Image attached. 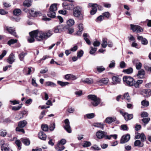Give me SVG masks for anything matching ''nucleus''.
I'll return each mask as SVG.
<instances>
[{
    "mask_svg": "<svg viewBox=\"0 0 151 151\" xmlns=\"http://www.w3.org/2000/svg\"><path fill=\"white\" fill-rule=\"evenodd\" d=\"M63 6L69 7V9H81L82 7L79 6H75L73 4H71L69 5H67L66 2H65L62 4Z\"/></svg>",
    "mask_w": 151,
    "mask_h": 151,
    "instance_id": "423d86ee",
    "label": "nucleus"
},
{
    "mask_svg": "<svg viewBox=\"0 0 151 151\" xmlns=\"http://www.w3.org/2000/svg\"><path fill=\"white\" fill-rule=\"evenodd\" d=\"M59 4H53L50 6L49 9H57L58 8V6Z\"/></svg>",
    "mask_w": 151,
    "mask_h": 151,
    "instance_id": "c03bdc74",
    "label": "nucleus"
},
{
    "mask_svg": "<svg viewBox=\"0 0 151 151\" xmlns=\"http://www.w3.org/2000/svg\"><path fill=\"white\" fill-rule=\"evenodd\" d=\"M91 149L92 150H100L101 149L97 145H94L91 147Z\"/></svg>",
    "mask_w": 151,
    "mask_h": 151,
    "instance_id": "5fc2aeb1",
    "label": "nucleus"
},
{
    "mask_svg": "<svg viewBox=\"0 0 151 151\" xmlns=\"http://www.w3.org/2000/svg\"><path fill=\"white\" fill-rule=\"evenodd\" d=\"M126 99L129 102L130 101V97L128 92L125 93L123 97L122 98V99Z\"/></svg>",
    "mask_w": 151,
    "mask_h": 151,
    "instance_id": "f704fd0d",
    "label": "nucleus"
},
{
    "mask_svg": "<svg viewBox=\"0 0 151 151\" xmlns=\"http://www.w3.org/2000/svg\"><path fill=\"white\" fill-rule=\"evenodd\" d=\"M123 72L127 74H130L133 72V70L132 68H129L127 69L124 70Z\"/></svg>",
    "mask_w": 151,
    "mask_h": 151,
    "instance_id": "a19ab883",
    "label": "nucleus"
},
{
    "mask_svg": "<svg viewBox=\"0 0 151 151\" xmlns=\"http://www.w3.org/2000/svg\"><path fill=\"white\" fill-rule=\"evenodd\" d=\"M112 79L113 82V84H116L119 83L121 81V79L117 76H114L112 77Z\"/></svg>",
    "mask_w": 151,
    "mask_h": 151,
    "instance_id": "393cba45",
    "label": "nucleus"
},
{
    "mask_svg": "<svg viewBox=\"0 0 151 151\" xmlns=\"http://www.w3.org/2000/svg\"><path fill=\"white\" fill-rule=\"evenodd\" d=\"M142 94L144 97H148L151 96V90L150 89H145L142 91Z\"/></svg>",
    "mask_w": 151,
    "mask_h": 151,
    "instance_id": "f3484780",
    "label": "nucleus"
},
{
    "mask_svg": "<svg viewBox=\"0 0 151 151\" xmlns=\"http://www.w3.org/2000/svg\"><path fill=\"white\" fill-rule=\"evenodd\" d=\"M15 61V56L14 54L11 53L6 60L7 62L11 64Z\"/></svg>",
    "mask_w": 151,
    "mask_h": 151,
    "instance_id": "ddd939ff",
    "label": "nucleus"
},
{
    "mask_svg": "<svg viewBox=\"0 0 151 151\" xmlns=\"http://www.w3.org/2000/svg\"><path fill=\"white\" fill-rule=\"evenodd\" d=\"M125 120L127 121L129 120H131L133 118V115L132 114H128V113L126 112L125 114H124V116Z\"/></svg>",
    "mask_w": 151,
    "mask_h": 151,
    "instance_id": "5701e85b",
    "label": "nucleus"
},
{
    "mask_svg": "<svg viewBox=\"0 0 151 151\" xmlns=\"http://www.w3.org/2000/svg\"><path fill=\"white\" fill-rule=\"evenodd\" d=\"M41 128L43 131L46 132L48 131V127L46 124L42 125L41 126Z\"/></svg>",
    "mask_w": 151,
    "mask_h": 151,
    "instance_id": "13d9d810",
    "label": "nucleus"
},
{
    "mask_svg": "<svg viewBox=\"0 0 151 151\" xmlns=\"http://www.w3.org/2000/svg\"><path fill=\"white\" fill-rule=\"evenodd\" d=\"M106 132L102 131H99L96 132V135L98 139H101L105 137L106 139V136H107L106 135Z\"/></svg>",
    "mask_w": 151,
    "mask_h": 151,
    "instance_id": "9d476101",
    "label": "nucleus"
},
{
    "mask_svg": "<svg viewBox=\"0 0 151 151\" xmlns=\"http://www.w3.org/2000/svg\"><path fill=\"white\" fill-rule=\"evenodd\" d=\"M55 10H49L47 12V16L49 17L54 18L56 17V13Z\"/></svg>",
    "mask_w": 151,
    "mask_h": 151,
    "instance_id": "412c9836",
    "label": "nucleus"
},
{
    "mask_svg": "<svg viewBox=\"0 0 151 151\" xmlns=\"http://www.w3.org/2000/svg\"><path fill=\"white\" fill-rule=\"evenodd\" d=\"M57 83L59 85L62 87L65 86L69 84V83L68 82H63L59 81H57Z\"/></svg>",
    "mask_w": 151,
    "mask_h": 151,
    "instance_id": "58836bf2",
    "label": "nucleus"
},
{
    "mask_svg": "<svg viewBox=\"0 0 151 151\" xmlns=\"http://www.w3.org/2000/svg\"><path fill=\"white\" fill-rule=\"evenodd\" d=\"M55 148L58 151H61L64 150L65 147L64 146H62L61 147H60V145H57L55 146Z\"/></svg>",
    "mask_w": 151,
    "mask_h": 151,
    "instance_id": "8fccbe9b",
    "label": "nucleus"
},
{
    "mask_svg": "<svg viewBox=\"0 0 151 151\" xmlns=\"http://www.w3.org/2000/svg\"><path fill=\"white\" fill-rule=\"evenodd\" d=\"M65 78L67 80H75L77 78V77L71 74H68L65 76Z\"/></svg>",
    "mask_w": 151,
    "mask_h": 151,
    "instance_id": "4be33fe9",
    "label": "nucleus"
},
{
    "mask_svg": "<svg viewBox=\"0 0 151 151\" xmlns=\"http://www.w3.org/2000/svg\"><path fill=\"white\" fill-rule=\"evenodd\" d=\"M141 139V141L142 142H143L145 140L146 138L145 135L143 133H142L141 134V136L140 138Z\"/></svg>",
    "mask_w": 151,
    "mask_h": 151,
    "instance_id": "052dcab7",
    "label": "nucleus"
},
{
    "mask_svg": "<svg viewBox=\"0 0 151 151\" xmlns=\"http://www.w3.org/2000/svg\"><path fill=\"white\" fill-rule=\"evenodd\" d=\"M150 120V118L149 117H146L143 118L142 119L141 121L143 123V126L144 127L146 126V124H147Z\"/></svg>",
    "mask_w": 151,
    "mask_h": 151,
    "instance_id": "7c9ffc66",
    "label": "nucleus"
},
{
    "mask_svg": "<svg viewBox=\"0 0 151 151\" xmlns=\"http://www.w3.org/2000/svg\"><path fill=\"white\" fill-rule=\"evenodd\" d=\"M65 27L63 25H59L54 28V32L56 33L60 32L63 30Z\"/></svg>",
    "mask_w": 151,
    "mask_h": 151,
    "instance_id": "4468645a",
    "label": "nucleus"
},
{
    "mask_svg": "<svg viewBox=\"0 0 151 151\" xmlns=\"http://www.w3.org/2000/svg\"><path fill=\"white\" fill-rule=\"evenodd\" d=\"M130 138V135L129 134L122 136L121 137L120 143L124 144L129 141Z\"/></svg>",
    "mask_w": 151,
    "mask_h": 151,
    "instance_id": "1a4fd4ad",
    "label": "nucleus"
},
{
    "mask_svg": "<svg viewBox=\"0 0 151 151\" xmlns=\"http://www.w3.org/2000/svg\"><path fill=\"white\" fill-rule=\"evenodd\" d=\"M46 85L51 87H54L56 86V84L55 83L51 81H47L46 82Z\"/></svg>",
    "mask_w": 151,
    "mask_h": 151,
    "instance_id": "3c124183",
    "label": "nucleus"
},
{
    "mask_svg": "<svg viewBox=\"0 0 151 151\" xmlns=\"http://www.w3.org/2000/svg\"><path fill=\"white\" fill-rule=\"evenodd\" d=\"M81 82L88 84H91L93 83V80L92 78H87L84 80H82Z\"/></svg>",
    "mask_w": 151,
    "mask_h": 151,
    "instance_id": "cd10ccee",
    "label": "nucleus"
},
{
    "mask_svg": "<svg viewBox=\"0 0 151 151\" xmlns=\"http://www.w3.org/2000/svg\"><path fill=\"white\" fill-rule=\"evenodd\" d=\"M116 119V118L115 117H108L106 119L105 121L106 123L109 124L115 121Z\"/></svg>",
    "mask_w": 151,
    "mask_h": 151,
    "instance_id": "b1692460",
    "label": "nucleus"
},
{
    "mask_svg": "<svg viewBox=\"0 0 151 151\" xmlns=\"http://www.w3.org/2000/svg\"><path fill=\"white\" fill-rule=\"evenodd\" d=\"M74 16L77 17H78L79 19H82L83 18V15L81 13L80 10H74L73 12Z\"/></svg>",
    "mask_w": 151,
    "mask_h": 151,
    "instance_id": "f8f14e48",
    "label": "nucleus"
},
{
    "mask_svg": "<svg viewBox=\"0 0 151 151\" xmlns=\"http://www.w3.org/2000/svg\"><path fill=\"white\" fill-rule=\"evenodd\" d=\"M65 125H63V127L66 131L69 133L71 132L72 130L70 124V122L68 119H67L64 120Z\"/></svg>",
    "mask_w": 151,
    "mask_h": 151,
    "instance_id": "39448f33",
    "label": "nucleus"
},
{
    "mask_svg": "<svg viewBox=\"0 0 151 151\" xmlns=\"http://www.w3.org/2000/svg\"><path fill=\"white\" fill-rule=\"evenodd\" d=\"M134 145L135 147H142L144 146V144L143 142H141L140 140H137L134 142Z\"/></svg>",
    "mask_w": 151,
    "mask_h": 151,
    "instance_id": "a878e982",
    "label": "nucleus"
},
{
    "mask_svg": "<svg viewBox=\"0 0 151 151\" xmlns=\"http://www.w3.org/2000/svg\"><path fill=\"white\" fill-rule=\"evenodd\" d=\"M123 80L124 83L127 85L130 86H133L134 79L132 77L129 76H124L123 77Z\"/></svg>",
    "mask_w": 151,
    "mask_h": 151,
    "instance_id": "7ed1b4c3",
    "label": "nucleus"
},
{
    "mask_svg": "<svg viewBox=\"0 0 151 151\" xmlns=\"http://www.w3.org/2000/svg\"><path fill=\"white\" fill-rule=\"evenodd\" d=\"M39 137L40 139L43 140L46 139V134L42 131H40L38 133Z\"/></svg>",
    "mask_w": 151,
    "mask_h": 151,
    "instance_id": "bb28decb",
    "label": "nucleus"
},
{
    "mask_svg": "<svg viewBox=\"0 0 151 151\" xmlns=\"http://www.w3.org/2000/svg\"><path fill=\"white\" fill-rule=\"evenodd\" d=\"M7 51L5 50L3 51L2 53L0 55V60H1L6 55Z\"/></svg>",
    "mask_w": 151,
    "mask_h": 151,
    "instance_id": "0e129e2a",
    "label": "nucleus"
},
{
    "mask_svg": "<svg viewBox=\"0 0 151 151\" xmlns=\"http://www.w3.org/2000/svg\"><path fill=\"white\" fill-rule=\"evenodd\" d=\"M32 0H25L23 2V5L25 6L29 7L32 4Z\"/></svg>",
    "mask_w": 151,
    "mask_h": 151,
    "instance_id": "c85d7f7f",
    "label": "nucleus"
},
{
    "mask_svg": "<svg viewBox=\"0 0 151 151\" xmlns=\"http://www.w3.org/2000/svg\"><path fill=\"white\" fill-rule=\"evenodd\" d=\"M115 63L114 60H112L111 63L109 65V67L110 68H113L115 67Z\"/></svg>",
    "mask_w": 151,
    "mask_h": 151,
    "instance_id": "69168bd1",
    "label": "nucleus"
},
{
    "mask_svg": "<svg viewBox=\"0 0 151 151\" xmlns=\"http://www.w3.org/2000/svg\"><path fill=\"white\" fill-rule=\"evenodd\" d=\"M55 128V123H52L50 124L49 126V129L51 131H53Z\"/></svg>",
    "mask_w": 151,
    "mask_h": 151,
    "instance_id": "bf43d9fd",
    "label": "nucleus"
},
{
    "mask_svg": "<svg viewBox=\"0 0 151 151\" xmlns=\"http://www.w3.org/2000/svg\"><path fill=\"white\" fill-rule=\"evenodd\" d=\"M132 62L135 65L136 68L137 70H139L141 68L142 64L137 59H134Z\"/></svg>",
    "mask_w": 151,
    "mask_h": 151,
    "instance_id": "2eb2a0df",
    "label": "nucleus"
},
{
    "mask_svg": "<svg viewBox=\"0 0 151 151\" xmlns=\"http://www.w3.org/2000/svg\"><path fill=\"white\" fill-rule=\"evenodd\" d=\"M67 23L69 26H71L74 24L75 22L73 19H70L67 21Z\"/></svg>",
    "mask_w": 151,
    "mask_h": 151,
    "instance_id": "37998d69",
    "label": "nucleus"
},
{
    "mask_svg": "<svg viewBox=\"0 0 151 151\" xmlns=\"http://www.w3.org/2000/svg\"><path fill=\"white\" fill-rule=\"evenodd\" d=\"M30 37L28 39V41L29 43H32L35 41V38H36V35L35 30L29 32Z\"/></svg>",
    "mask_w": 151,
    "mask_h": 151,
    "instance_id": "0eeeda50",
    "label": "nucleus"
},
{
    "mask_svg": "<svg viewBox=\"0 0 151 151\" xmlns=\"http://www.w3.org/2000/svg\"><path fill=\"white\" fill-rule=\"evenodd\" d=\"M66 140L64 139H63L61 140L57 144L58 145H64L66 143Z\"/></svg>",
    "mask_w": 151,
    "mask_h": 151,
    "instance_id": "6e6d98bb",
    "label": "nucleus"
},
{
    "mask_svg": "<svg viewBox=\"0 0 151 151\" xmlns=\"http://www.w3.org/2000/svg\"><path fill=\"white\" fill-rule=\"evenodd\" d=\"M106 139H110L111 137H113L114 139H116L117 138V135L115 134L114 135H110L109 136H106Z\"/></svg>",
    "mask_w": 151,
    "mask_h": 151,
    "instance_id": "4d7b16f0",
    "label": "nucleus"
},
{
    "mask_svg": "<svg viewBox=\"0 0 151 151\" xmlns=\"http://www.w3.org/2000/svg\"><path fill=\"white\" fill-rule=\"evenodd\" d=\"M104 17L102 15L99 16L96 19V21L97 22L99 23L104 19Z\"/></svg>",
    "mask_w": 151,
    "mask_h": 151,
    "instance_id": "a18cd8bd",
    "label": "nucleus"
},
{
    "mask_svg": "<svg viewBox=\"0 0 151 151\" xmlns=\"http://www.w3.org/2000/svg\"><path fill=\"white\" fill-rule=\"evenodd\" d=\"M143 82V81L142 80H139L136 81L134 80L133 86H134L136 88H139Z\"/></svg>",
    "mask_w": 151,
    "mask_h": 151,
    "instance_id": "aec40b11",
    "label": "nucleus"
},
{
    "mask_svg": "<svg viewBox=\"0 0 151 151\" xmlns=\"http://www.w3.org/2000/svg\"><path fill=\"white\" fill-rule=\"evenodd\" d=\"M104 124L101 123H97L93 124L92 126L95 127L103 129L104 128Z\"/></svg>",
    "mask_w": 151,
    "mask_h": 151,
    "instance_id": "72a5a7b5",
    "label": "nucleus"
},
{
    "mask_svg": "<svg viewBox=\"0 0 151 151\" xmlns=\"http://www.w3.org/2000/svg\"><path fill=\"white\" fill-rule=\"evenodd\" d=\"M131 29L133 32L137 31V32H140L143 31V29L138 25H135L132 24H130Z\"/></svg>",
    "mask_w": 151,
    "mask_h": 151,
    "instance_id": "6e6552de",
    "label": "nucleus"
},
{
    "mask_svg": "<svg viewBox=\"0 0 151 151\" xmlns=\"http://www.w3.org/2000/svg\"><path fill=\"white\" fill-rule=\"evenodd\" d=\"M28 12L27 16L29 18L31 19L32 17H36L38 16H40L42 15V13L40 11L36 12L34 10H27L25 12Z\"/></svg>",
    "mask_w": 151,
    "mask_h": 151,
    "instance_id": "20e7f679",
    "label": "nucleus"
},
{
    "mask_svg": "<svg viewBox=\"0 0 151 151\" xmlns=\"http://www.w3.org/2000/svg\"><path fill=\"white\" fill-rule=\"evenodd\" d=\"M83 52L82 50L78 52L77 55V57L79 58H81L83 55Z\"/></svg>",
    "mask_w": 151,
    "mask_h": 151,
    "instance_id": "e2e57ef3",
    "label": "nucleus"
},
{
    "mask_svg": "<svg viewBox=\"0 0 151 151\" xmlns=\"http://www.w3.org/2000/svg\"><path fill=\"white\" fill-rule=\"evenodd\" d=\"M93 44L94 47H98L100 44V42L97 40L95 41L93 43Z\"/></svg>",
    "mask_w": 151,
    "mask_h": 151,
    "instance_id": "338daca9",
    "label": "nucleus"
},
{
    "mask_svg": "<svg viewBox=\"0 0 151 151\" xmlns=\"http://www.w3.org/2000/svg\"><path fill=\"white\" fill-rule=\"evenodd\" d=\"M36 36V39L38 41H41L42 40L47 39L50 37L52 34L51 31L49 30L46 32L38 30H35Z\"/></svg>",
    "mask_w": 151,
    "mask_h": 151,
    "instance_id": "f257e3e1",
    "label": "nucleus"
},
{
    "mask_svg": "<svg viewBox=\"0 0 151 151\" xmlns=\"http://www.w3.org/2000/svg\"><path fill=\"white\" fill-rule=\"evenodd\" d=\"M27 52H23L20 54L19 55V57L20 60L23 61L25 56L27 55Z\"/></svg>",
    "mask_w": 151,
    "mask_h": 151,
    "instance_id": "c9c22d12",
    "label": "nucleus"
},
{
    "mask_svg": "<svg viewBox=\"0 0 151 151\" xmlns=\"http://www.w3.org/2000/svg\"><path fill=\"white\" fill-rule=\"evenodd\" d=\"M15 143L17 146L18 149L19 150H20L21 148V143L20 141L19 140H17Z\"/></svg>",
    "mask_w": 151,
    "mask_h": 151,
    "instance_id": "de8ad7c7",
    "label": "nucleus"
},
{
    "mask_svg": "<svg viewBox=\"0 0 151 151\" xmlns=\"http://www.w3.org/2000/svg\"><path fill=\"white\" fill-rule=\"evenodd\" d=\"M109 81L108 79L107 78H102L99 81H97L98 83L100 85H103L107 83Z\"/></svg>",
    "mask_w": 151,
    "mask_h": 151,
    "instance_id": "a211bd4d",
    "label": "nucleus"
},
{
    "mask_svg": "<svg viewBox=\"0 0 151 151\" xmlns=\"http://www.w3.org/2000/svg\"><path fill=\"white\" fill-rule=\"evenodd\" d=\"M145 72L143 69H141L138 71L137 76L139 78H144Z\"/></svg>",
    "mask_w": 151,
    "mask_h": 151,
    "instance_id": "dca6fc26",
    "label": "nucleus"
},
{
    "mask_svg": "<svg viewBox=\"0 0 151 151\" xmlns=\"http://www.w3.org/2000/svg\"><path fill=\"white\" fill-rule=\"evenodd\" d=\"M13 13L14 16H19L21 14L22 11L21 10H13Z\"/></svg>",
    "mask_w": 151,
    "mask_h": 151,
    "instance_id": "ea45409f",
    "label": "nucleus"
},
{
    "mask_svg": "<svg viewBox=\"0 0 151 151\" xmlns=\"http://www.w3.org/2000/svg\"><path fill=\"white\" fill-rule=\"evenodd\" d=\"M21 141L25 145L28 146L30 144L29 140L27 138H22L21 139Z\"/></svg>",
    "mask_w": 151,
    "mask_h": 151,
    "instance_id": "2f4dec72",
    "label": "nucleus"
},
{
    "mask_svg": "<svg viewBox=\"0 0 151 151\" xmlns=\"http://www.w3.org/2000/svg\"><path fill=\"white\" fill-rule=\"evenodd\" d=\"M96 69L99 73H101L105 70V69L103 66H98L96 67Z\"/></svg>",
    "mask_w": 151,
    "mask_h": 151,
    "instance_id": "79ce46f5",
    "label": "nucleus"
},
{
    "mask_svg": "<svg viewBox=\"0 0 151 151\" xmlns=\"http://www.w3.org/2000/svg\"><path fill=\"white\" fill-rule=\"evenodd\" d=\"M90 48L91 50H90L89 52V53L91 54H93L94 53H95V52L96 51L97 48L95 47H93L92 46H91L90 47Z\"/></svg>",
    "mask_w": 151,
    "mask_h": 151,
    "instance_id": "864d4df0",
    "label": "nucleus"
},
{
    "mask_svg": "<svg viewBox=\"0 0 151 151\" xmlns=\"http://www.w3.org/2000/svg\"><path fill=\"white\" fill-rule=\"evenodd\" d=\"M107 39L106 38H103L102 39V43L101 44V46L104 48H105L107 45Z\"/></svg>",
    "mask_w": 151,
    "mask_h": 151,
    "instance_id": "e433bc0d",
    "label": "nucleus"
},
{
    "mask_svg": "<svg viewBox=\"0 0 151 151\" xmlns=\"http://www.w3.org/2000/svg\"><path fill=\"white\" fill-rule=\"evenodd\" d=\"M148 116V114L145 112H143L141 114V116L142 117H146Z\"/></svg>",
    "mask_w": 151,
    "mask_h": 151,
    "instance_id": "774afa93",
    "label": "nucleus"
},
{
    "mask_svg": "<svg viewBox=\"0 0 151 151\" xmlns=\"http://www.w3.org/2000/svg\"><path fill=\"white\" fill-rule=\"evenodd\" d=\"M88 99L92 101L91 104L94 106H98L100 103L101 99L97 97L96 96L94 95H89L88 96Z\"/></svg>",
    "mask_w": 151,
    "mask_h": 151,
    "instance_id": "f03ea898",
    "label": "nucleus"
},
{
    "mask_svg": "<svg viewBox=\"0 0 151 151\" xmlns=\"http://www.w3.org/2000/svg\"><path fill=\"white\" fill-rule=\"evenodd\" d=\"M5 29H6L8 32L10 34H12L13 35L17 37L16 32H15V30L14 28L8 26L5 27L4 28Z\"/></svg>",
    "mask_w": 151,
    "mask_h": 151,
    "instance_id": "9b49d317",
    "label": "nucleus"
},
{
    "mask_svg": "<svg viewBox=\"0 0 151 151\" xmlns=\"http://www.w3.org/2000/svg\"><path fill=\"white\" fill-rule=\"evenodd\" d=\"M91 145V143L89 141H85L83 143L82 145V146L84 147H90Z\"/></svg>",
    "mask_w": 151,
    "mask_h": 151,
    "instance_id": "4c0bfd02",
    "label": "nucleus"
},
{
    "mask_svg": "<svg viewBox=\"0 0 151 151\" xmlns=\"http://www.w3.org/2000/svg\"><path fill=\"white\" fill-rule=\"evenodd\" d=\"M17 40L16 39H11L8 42L7 44L9 45H11L17 42Z\"/></svg>",
    "mask_w": 151,
    "mask_h": 151,
    "instance_id": "603ef678",
    "label": "nucleus"
},
{
    "mask_svg": "<svg viewBox=\"0 0 151 151\" xmlns=\"http://www.w3.org/2000/svg\"><path fill=\"white\" fill-rule=\"evenodd\" d=\"M1 148L2 151H12V150L9 147L6 143L2 144Z\"/></svg>",
    "mask_w": 151,
    "mask_h": 151,
    "instance_id": "6ab92c4d",
    "label": "nucleus"
},
{
    "mask_svg": "<svg viewBox=\"0 0 151 151\" xmlns=\"http://www.w3.org/2000/svg\"><path fill=\"white\" fill-rule=\"evenodd\" d=\"M27 122L25 120L19 122L18 123V126L19 127L23 128L26 125Z\"/></svg>",
    "mask_w": 151,
    "mask_h": 151,
    "instance_id": "473e14b6",
    "label": "nucleus"
},
{
    "mask_svg": "<svg viewBox=\"0 0 151 151\" xmlns=\"http://www.w3.org/2000/svg\"><path fill=\"white\" fill-rule=\"evenodd\" d=\"M88 6V7H92V9H97L100 8L98 5L96 4L89 3Z\"/></svg>",
    "mask_w": 151,
    "mask_h": 151,
    "instance_id": "c756f323",
    "label": "nucleus"
},
{
    "mask_svg": "<svg viewBox=\"0 0 151 151\" xmlns=\"http://www.w3.org/2000/svg\"><path fill=\"white\" fill-rule=\"evenodd\" d=\"M7 134L5 130H1L0 131V136L2 137H5Z\"/></svg>",
    "mask_w": 151,
    "mask_h": 151,
    "instance_id": "680f3d73",
    "label": "nucleus"
},
{
    "mask_svg": "<svg viewBox=\"0 0 151 151\" xmlns=\"http://www.w3.org/2000/svg\"><path fill=\"white\" fill-rule=\"evenodd\" d=\"M141 104L144 106H147L149 105V102L148 101L145 100H143L141 102Z\"/></svg>",
    "mask_w": 151,
    "mask_h": 151,
    "instance_id": "49530a36",
    "label": "nucleus"
},
{
    "mask_svg": "<svg viewBox=\"0 0 151 151\" xmlns=\"http://www.w3.org/2000/svg\"><path fill=\"white\" fill-rule=\"evenodd\" d=\"M95 116V114L93 113L88 114L86 115V116L89 119H92Z\"/></svg>",
    "mask_w": 151,
    "mask_h": 151,
    "instance_id": "09e8293b",
    "label": "nucleus"
}]
</instances>
